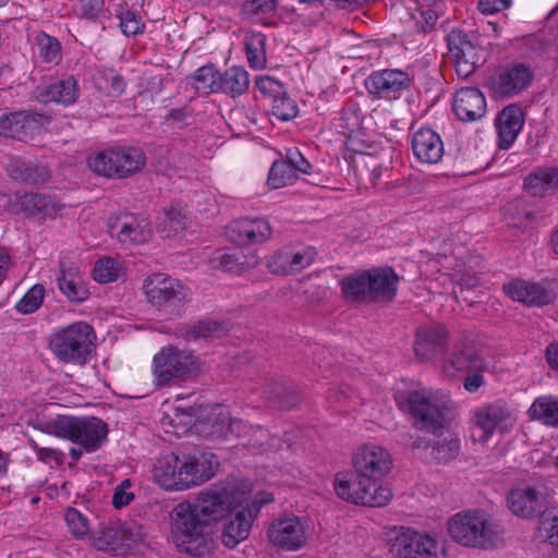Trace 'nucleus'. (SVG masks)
<instances>
[{"label":"nucleus","instance_id":"nucleus-32","mask_svg":"<svg viewBox=\"0 0 558 558\" xmlns=\"http://www.w3.org/2000/svg\"><path fill=\"white\" fill-rule=\"evenodd\" d=\"M177 332L185 341H195L198 339L213 340L227 332V326L223 323L214 320H199L194 324H185L178 327Z\"/></svg>","mask_w":558,"mask_h":558},{"label":"nucleus","instance_id":"nucleus-55","mask_svg":"<svg viewBox=\"0 0 558 558\" xmlns=\"http://www.w3.org/2000/svg\"><path fill=\"white\" fill-rule=\"evenodd\" d=\"M425 101L428 107L434 106L442 93V75L436 64L424 73Z\"/></svg>","mask_w":558,"mask_h":558},{"label":"nucleus","instance_id":"nucleus-57","mask_svg":"<svg viewBox=\"0 0 558 558\" xmlns=\"http://www.w3.org/2000/svg\"><path fill=\"white\" fill-rule=\"evenodd\" d=\"M210 263L214 268H220L227 272H241L246 266L241 262L239 253H230L225 251H217L211 257Z\"/></svg>","mask_w":558,"mask_h":558},{"label":"nucleus","instance_id":"nucleus-53","mask_svg":"<svg viewBox=\"0 0 558 558\" xmlns=\"http://www.w3.org/2000/svg\"><path fill=\"white\" fill-rule=\"evenodd\" d=\"M35 44L44 62L58 63L61 60V44L56 37L40 32L35 37Z\"/></svg>","mask_w":558,"mask_h":558},{"label":"nucleus","instance_id":"nucleus-5","mask_svg":"<svg viewBox=\"0 0 558 558\" xmlns=\"http://www.w3.org/2000/svg\"><path fill=\"white\" fill-rule=\"evenodd\" d=\"M201 372V361L191 350L168 344L153 357V376L158 387L180 385Z\"/></svg>","mask_w":558,"mask_h":558},{"label":"nucleus","instance_id":"nucleus-24","mask_svg":"<svg viewBox=\"0 0 558 558\" xmlns=\"http://www.w3.org/2000/svg\"><path fill=\"white\" fill-rule=\"evenodd\" d=\"M227 233L239 244H257L267 241L272 234V229L265 219L243 218L231 222Z\"/></svg>","mask_w":558,"mask_h":558},{"label":"nucleus","instance_id":"nucleus-50","mask_svg":"<svg viewBox=\"0 0 558 558\" xmlns=\"http://www.w3.org/2000/svg\"><path fill=\"white\" fill-rule=\"evenodd\" d=\"M117 147L105 149L88 158V167L97 174L117 177Z\"/></svg>","mask_w":558,"mask_h":558},{"label":"nucleus","instance_id":"nucleus-45","mask_svg":"<svg viewBox=\"0 0 558 558\" xmlns=\"http://www.w3.org/2000/svg\"><path fill=\"white\" fill-rule=\"evenodd\" d=\"M444 155L440 136L430 129L421 128V162L437 163Z\"/></svg>","mask_w":558,"mask_h":558},{"label":"nucleus","instance_id":"nucleus-48","mask_svg":"<svg viewBox=\"0 0 558 558\" xmlns=\"http://www.w3.org/2000/svg\"><path fill=\"white\" fill-rule=\"evenodd\" d=\"M90 539L98 550L114 551L123 545V533L118 526H102L92 534Z\"/></svg>","mask_w":558,"mask_h":558},{"label":"nucleus","instance_id":"nucleus-43","mask_svg":"<svg viewBox=\"0 0 558 558\" xmlns=\"http://www.w3.org/2000/svg\"><path fill=\"white\" fill-rule=\"evenodd\" d=\"M19 205L22 211L28 216L41 215L43 217L54 214V203L50 196L28 193L20 197Z\"/></svg>","mask_w":558,"mask_h":558},{"label":"nucleus","instance_id":"nucleus-59","mask_svg":"<svg viewBox=\"0 0 558 558\" xmlns=\"http://www.w3.org/2000/svg\"><path fill=\"white\" fill-rule=\"evenodd\" d=\"M64 518L69 530L75 537L78 538L87 535L89 531V521L85 513L70 507L66 509Z\"/></svg>","mask_w":558,"mask_h":558},{"label":"nucleus","instance_id":"nucleus-51","mask_svg":"<svg viewBox=\"0 0 558 558\" xmlns=\"http://www.w3.org/2000/svg\"><path fill=\"white\" fill-rule=\"evenodd\" d=\"M243 12L256 21L260 22L265 26H270L272 23L268 22L269 17H272L277 11L276 0H247L242 5Z\"/></svg>","mask_w":558,"mask_h":558},{"label":"nucleus","instance_id":"nucleus-38","mask_svg":"<svg viewBox=\"0 0 558 558\" xmlns=\"http://www.w3.org/2000/svg\"><path fill=\"white\" fill-rule=\"evenodd\" d=\"M117 177L126 178L146 163L144 153L135 147H117Z\"/></svg>","mask_w":558,"mask_h":558},{"label":"nucleus","instance_id":"nucleus-29","mask_svg":"<svg viewBox=\"0 0 558 558\" xmlns=\"http://www.w3.org/2000/svg\"><path fill=\"white\" fill-rule=\"evenodd\" d=\"M369 301H390L397 292L398 277L390 268L368 270Z\"/></svg>","mask_w":558,"mask_h":558},{"label":"nucleus","instance_id":"nucleus-52","mask_svg":"<svg viewBox=\"0 0 558 558\" xmlns=\"http://www.w3.org/2000/svg\"><path fill=\"white\" fill-rule=\"evenodd\" d=\"M96 87L111 97H118L125 90V81L122 75L113 70L98 71L95 75Z\"/></svg>","mask_w":558,"mask_h":558},{"label":"nucleus","instance_id":"nucleus-1","mask_svg":"<svg viewBox=\"0 0 558 558\" xmlns=\"http://www.w3.org/2000/svg\"><path fill=\"white\" fill-rule=\"evenodd\" d=\"M353 465L357 477L353 481L337 480V495L356 505L386 506L392 498V493L388 486L378 485V481L392 469L390 452L374 444L365 445L354 454Z\"/></svg>","mask_w":558,"mask_h":558},{"label":"nucleus","instance_id":"nucleus-14","mask_svg":"<svg viewBox=\"0 0 558 558\" xmlns=\"http://www.w3.org/2000/svg\"><path fill=\"white\" fill-rule=\"evenodd\" d=\"M475 426L481 430L478 440L487 441L496 430L505 432L514 422L510 407L502 400L483 404L474 410Z\"/></svg>","mask_w":558,"mask_h":558},{"label":"nucleus","instance_id":"nucleus-40","mask_svg":"<svg viewBox=\"0 0 558 558\" xmlns=\"http://www.w3.org/2000/svg\"><path fill=\"white\" fill-rule=\"evenodd\" d=\"M220 75L215 65L209 63L197 69L189 80L196 92L215 94L219 93Z\"/></svg>","mask_w":558,"mask_h":558},{"label":"nucleus","instance_id":"nucleus-3","mask_svg":"<svg viewBox=\"0 0 558 558\" xmlns=\"http://www.w3.org/2000/svg\"><path fill=\"white\" fill-rule=\"evenodd\" d=\"M448 533L458 544L475 549H493L501 543L504 530L483 510L456 513L448 522Z\"/></svg>","mask_w":558,"mask_h":558},{"label":"nucleus","instance_id":"nucleus-23","mask_svg":"<svg viewBox=\"0 0 558 558\" xmlns=\"http://www.w3.org/2000/svg\"><path fill=\"white\" fill-rule=\"evenodd\" d=\"M421 450L426 459L447 463L460 454V438L456 434L445 433V430L438 437L421 435Z\"/></svg>","mask_w":558,"mask_h":558},{"label":"nucleus","instance_id":"nucleus-2","mask_svg":"<svg viewBox=\"0 0 558 558\" xmlns=\"http://www.w3.org/2000/svg\"><path fill=\"white\" fill-rule=\"evenodd\" d=\"M219 468L211 452L169 453L159 458L154 468V480L167 490H184L210 480Z\"/></svg>","mask_w":558,"mask_h":558},{"label":"nucleus","instance_id":"nucleus-58","mask_svg":"<svg viewBox=\"0 0 558 558\" xmlns=\"http://www.w3.org/2000/svg\"><path fill=\"white\" fill-rule=\"evenodd\" d=\"M45 295V289L40 284H35L16 303L15 308L22 314H32L39 308Z\"/></svg>","mask_w":558,"mask_h":558},{"label":"nucleus","instance_id":"nucleus-36","mask_svg":"<svg viewBox=\"0 0 558 558\" xmlns=\"http://www.w3.org/2000/svg\"><path fill=\"white\" fill-rule=\"evenodd\" d=\"M264 398L280 410H291L298 405L300 398L298 392L282 383H270L263 390Z\"/></svg>","mask_w":558,"mask_h":558},{"label":"nucleus","instance_id":"nucleus-34","mask_svg":"<svg viewBox=\"0 0 558 558\" xmlns=\"http://www.w3.org/2000/svg\"><path fill=\"white\" fill-rule=\"evenodd\" d=\"M158 220L159 230L168 238H184L185 231L190 225L185 209L178 205H171L166 208Z\"/></svg>","mask_w":558,"mask_h":558},{"label":"nucleus","instance_id":"nucleus-54","mask_svg":"<svg viewBox=\"0 0 558 558\" xmlns=\"http://www.w3.org/2000/svg\"><path fill=\"white\" fill-rule=\"evenodd\" d=\"M94 279L100 283L118 280L123 274V267L118 259L107 257L99 259L94 267Z\"/></svg>","mask_w":558,"mask_h":558},{"label":"nucleus","instance_id":"nucleus-19","mask_svg":"<svg viewBox=\"0 0 558 558\" xmlns=\"http://www.w3.org/2000/svg\"><path fill=\"white\" fill-rule=\"evenodd\" d=\"M259 508L260 506L250 505L246 501L239 511L230 515L221 532V542L226 547L234 548L248 537Z\"/></svg>","mask_w":558,"mask_h":558},{"label":"nucleus","instance_id":"nucleus-37","mask_svg":"<svg viewBox=\"0 0 558 558\" xmlns=\"http://www.w3.org/2000/svg\"><path fill=\"white\" fill-rule=\"evenodd\" d=\"M527 414L532 420L539 421L544 425L558 427V398L553 396L536 398Z\"/></svg>","mask_w":558,"mask_h":558},{"label":"nucleus","instance_id":"nucleus-8","mask_svg":"<svg viewBox=\"0 0 558 558\" xmlns=\"http://www.w3.org/2000/svg\"><path fill=\"white\" fill-rule=\"evenodd\" d=\"M51 428L54 435L80 445L86 452L97 451L108 436V425L95 416H59Z\"/></svg>","mask_w":558,"mask_h":558},{"label":"nucleus","instance_id":"nucleus-35","mask_svg":"<svg viewBox=\"0 0 558 558\" xmlns=\"http://www.w3.org/2000/svg\"><path fill=\"white\" fill-rule=\"evenodd\" d=\"M248 72L242 66H232L220 75L219 93L238 97L247 92L250 87Z\"/></svg>","mask_w":558,"mask_h":558},{"label":"nucleus","instance_id":"nucleus-28","mask_svg":"<svg viewBox=\"0 0 558 558\" xmlns=\"http://www.w3.org/2000/svg\"><path fill=\"white\" fill-rule=\"evenodd\" d=\"M505 292L514 301L526 305H545L550 301L549 293L536 283L513 280L504 286Z\"/></svg>","mask_w":558,"mask_h":558},{"label":"nucleus","instance_id":"nucleus-25","mask_svg":"<svg viewBox=\"0 0 558 558\" xmlns=\"http://www.w3.org/2000/svg\"><path fill=\"white\" fill-rule=\"evenodd\" d=\"M523 124L524 113L520 107L515 105L505 107L495 121L498 147L508 149L518 137Z\"/></svg>","mask_w":558,"mask_h":558},{"label":"nucleus","instance_id":"nucleus-21","mask_svg":"<svg viewBox=\"0 0 558 558\" xmlns=\"http://www.w3.org/2000/svg\"><path fill=\"white\" fill-rule=\"evenodd\" d=\"M44 113L21 110L0 114V137L23 140L43 126Z\"/></svg>","mask_w":558,"mask_h":558},{"label":"nucleus","instance_id":"nucleus-62","mask_svg":"<svg viewBox=\"0 0 558 558\" xmlns=\"http://www.w3.org/2000/svg\"><path fill=\"white\" fill-rule=\"evenodd\" d=\"M398 408L413 420V425L418 422V392L417 391H399L395 396Z\"/></svg>","mask_w":558,"mask_h":558},{"label":"nucleus","instance_id":"nucleus-42","mask_svg":"<svg viewBox=\"0 0 558 558\" xmlns=\"http://www.w3.org/2000/svg\"><path fill=\"white\" fill-rule=\"evenodd\" d=\"M362 128V112L357 104L344 106L335 120V129L345 137H351Z\"/></svg>","mask_w":558,"mask_h":558},{"label":"nucleus","instance_id":"nucleus-44","mask_svg":"<svg viewBox=\"0 0 558 558\" xmlns=\"http://www.w3.org/2000/svg\"><path fill=\"white\" fill-rule=\"evenodd\" d=\"M10 174L14 180L31 184L45 182L50 177V172L45 166L26 163L20 160L11 165Z\"/></svg>","mask_w":558,"mask_h":558},{"label":"nucleus","instance_id":"nucleus-12","mask_svg":"<svg viewBox=\"0 0 558 558\" xmlns=\"http://www.w3.org/2000/svg\"><path fill=\"white\" fill-rule=\"evenodd\" d=\"M448 48L458 76L470 77L485 62V52L475 46L462 31H452L448 37Z\"/></svg>","mask_w":558,"mask_h":558},{"label":"nucleus","instance_id":"nucleus-56","mask_svg":"<svg viewBox=\"0 0 558 558\" xmlns=\"http://www.w3.org/2000/svg\"><path fill=\"white\" fill-rule=\"evenodd\" d=\"M271 114L280 121H290L299 113V108L291 97L288 96L286 90L271 100Z\"/></svg>","mask_w":558,"mask_h":558},{"label":"nucleus","instance_id":"nucleus-4","mask_svg":"<svg viewBox=\"0 0 558 558\" xmlns=\"http://www.w3.org/2000/svg\"><path fill=\"white\" fill-rule=\"evenodd\" d=\"M214 526L199 515L189 501L173 509L172 536L180 551L193 557H206L214 548Z\"/></svg>","mask_w":558,"mask_h":558},{"label":"nucleus","instance_id":"nucleus-64","mask_svg":"<svg viewBox=\"0 0 558 558\" xmlns=\"http://www.w3.org/2000/svg\"><path fill=\"white\" fill-rule=\"evenodd\" d=\"M446 548L432 534L421 535V558H444Z\"/></svg>","mask_w":558,"mask_h":558},{"label":"nucleus","instance_id":"nucleus-11","mask_svg":"<svg viewBox=\"0 0 558 558\" xmlns=\"http://www.w3.org/2000/svg\"><path fill=\"white\" fill-rule=\"evenodd\" d=\"M143 291L148 302L158 308L179 306L190 300L187 288L179 280L159 272L144 279Z\"/></svg>","mask_w":558,"mask_h":558},{"label":"nucleus","instance_id":"nucleus-27","mask_svg":"<svg viewBox=\"0 0 558 558\" xmlns=\"http://www.w3.org/2000/svg\"><path fill=\"white\" fill-rule=\"evenodd\" d=\"M449 332L444 325H434L421 330V361H432L442 355L448 348Z\"/></svg>","mask_w":558,"mask_h":558},{"label":"nucleus","instance_id":"nucleus-13","mask_svg":"<svg viewBox=\"0 0 558 558\" xmlns=\"http://www.w3.org/2000/svg\"><path fill=\"white\" fill-rule=\"evenodd\" d=\"M316 255L317 252L313 246L288 244L267 258L266 267L274 275L287 276L312 265Z\"/></svg>","mask_w":558,"mask_h":558},{"label":"nucleus","instance_id":"nucleus-47","mask_svg":"<svg viewBox=\"0 0 558 558\" xmlns=\"http://www.w3.org/2000/svg\"><path fill=\"white\" fill-rule=\"evenodd\" d=\"M151 231L145 221L131 218L118 231V239L123 244H142L148 241Z\"/></svg>","mask_w":558,"mask_h":558},{"label":"nucleus","instance_id":"nucleus-31","mask_svg":"<svg viewBox=\"0 0 558 558\" xmlns=\"http://www.w3.org/2000/svg\"><path fill=\"white\" fill-rule=\"evenodd\" d=\"M244 428H240V436L242 445L247 448H252L258 452L277 450L280 448L281 440L279 437L271 436L270 433L260 427L253 426L245 422Z\"/></svg>","mask_w":558,"mask_h":558},{"label":"nucleus","instance_id":"nucleus-33","mask_svg":"<svg viewBox=\"0 0 558 558\" xmlns=\"http://www.w3.org/2000/svg\"><path fill=\"white\" fill-rule=\"evenodd\" d=\"M389 550L399 558H417L416 532L404 526L396 527L389 538Z\"/></svg>","mask_w":558,"mask_h":558},{"label":"nucleus","instance_id":"nucleus-10","mask_svg":"<svg viewBox=\"0 0 558 558\" xmlns=\"http://www.w3.org/2000/svg\"><path fill=\"white\" fill-rule=\"evenodd\" d=\"M457 416V407L446 393L421 390V433L438 437Z\"/></svg>","mask_w":558,"mask_h":558},{"label":"nucleus","instance_id":"nucleus-18","mask_svg":"<svg viewBox=\"0 0 558 558\" xmlns=\"http://www.w3.org/2000/svg\"><path fill=\"white\" fill-rule=\"evenodd\" d=\"M80 95L77 81L68 75L40 84L33 90L34 98L41 102H56L62 106L73 105Z\"/></svg>","mask_w":558,"mask_h":558},{"label":"nucleus","instance_id":"nucleus-22","mask_svg":"<svg viewBox=\"0 0 558 558\" xmlns=\"http://www.w3.org/2000/svg\"><path fill=\"white\" fill-rule=\"evenodd\" d=\"M452 110L463 122L477 121L486 114V98L476 87H462L453 96Z\"/></svg>","mask_w":558,"mask_h":558},{"label":"nucleus","instance_id":"nucleus-49","mask_svg":"<svg viewBox=\"0 0 558 558\" xmlns=\"http://www.w3.org/2000/svg\"><path fill=\"white\" fill-rule=\"evenodd\" d=\"M298 179V174L291 168L288 159L276 160L268 173L267 184L271 189H281L291 185Z\"/></svg>","mask_w":558,"mask_h":558},{"label":"nucleus","instance_id":"nucleus-17","mask_svg":"<svg viewBox=\"0 0 558 558\" xmlns=\"http://www.w3.org/2000/svg\"><path fill=\"white\" fill-rule=\"evenodd\" d=\"M57 282L69 302L82 303L89 298L90 293L78 265L68 257H61L59 260Z\"/></svg>","mask_w":558,"mask_h":558},{"label":"nucleus","instance_id":"nucleus-63","mask_svg":"<svg viewBox=\"0 0 558 558\" xmlns=\"http://www.w3.org/2000/svg\"><path fill=\"white\" fill-rule=\"evenodd\" d=\"M120 530L123 533V545L126 544L128 546L143 543L148 534L147 529L136 521L125 522Z\"/></svg>","mask_w":558,"mask_h":558},{"label":"nucleus","instance_id":"nucleus-6","mask_svg":"<svg viewBox=\"0 0 558 558\" xmlns=\"http://www.w3.org/2000/svg\"><path fill=\"white\" fill-rule=\"evenodd\" d=\"M95 340L93 327L87 323L76 322L53 332L49 348L60 362L85 365L95 352Z\"/></svg>","mask_w":558,"mask_h":558},{"label":"nucleus","instance_id":"nucleus-46","mask_svg":"<svg viewBox=\"0 0 558 558\" xmlns=\"http://www.w3.org/2000/svg\"><path fill=\"white\" fill-rule=\"evenodd\" d=\"M266 37L259 32H252L245 37V50L251 68L259 70L266 66Z\"/></svg>","mask_w":558,"mask_h":558},{"label":"nucleus","instance_id":"nucleus-16","mask_svg":"<svg viewBox=\"0 0 558 558\" xmlns=\"http://www.w3.org/2000/svg\"><path fill=\"white\" fill-rule=\"evenodd\" d=\"M510 511L517 517L530 519L542 513L545 493L542 485L524 484L512 488L507 497Z\"/></svg>","mask_w":558,"mask_h":558},{"label":"nucleus","instance_id":"nucleus-20","mask_svg":"<svg viewBox=\"0 0 558 558\" xmlns=\"http://www.w3.org/2000/svg\"><path fill=\"white\" fill-rule=\"evenodd\" d=\"M442 372L449 377L470 371H487L486 361L470 343H456L451 353L444 360Z\"/></svg>","mask_w":558,"mask_h":558},{"label":"nucleus","instance_id":"nucleus-39","mask_svg":"<svg viewBox=\"0 0 558 558\" xmlns=\"http://www.w3.org/2000/svg\"><path fill=\"white\" fill-rule=\"evenodd\" d=\"M208 430L206 435L211 439H222L231 435L240 436V428H244L245 422L238 418H231L227 413H219L207 423Z\"/></svg>","mask_w":558,"mask_h":558},{"label":"nucleus","instance_id":"nucleus-9","mask_svg":"<svg viewBox=\"0 0 558 558\" xmlns=\"http://www.w3.org/2000/svg\"><path fill=\"white\" fill-rule=\"evenodd\" d=\"M266 536L274 548L282 551H296L307 544L311 526L304 517L282 515L270 522Z\"/></svg>","mask_w":558,"mask_h":558},{"label":"nucleus","instance_id":"nucleus-15","mask_svg":"<svg viewBox=\"0 0 558 558\" xmlns=\"http://www.w3.org/2000/svg\"><path fill=\"white\" fill-rule=\"evenodd\" d=\"M368 94L377 98L397 99L400 94L411 85V78L400 70L375 71L365 80Z\"/></svg>","mask_w":558,"mask_h":558},{"label":"nucleus","instance_id":"nucleus-30","mask_svg":"<svg viewBox=\"0 0 558 558\" xmlns=\"http://www.w3.org/2000/svg\"><path fill=\"white\" fill-rule=\"evenodd\" d=\"M524 187L533 196L558 193V168H537L524 180Z\"/></svg>","mask_w":558,"mask_h":558},{"label":"nucleus","instance_id":"nucleus-60","mask_svg":"<svg viewBox=\"0 0 558 558\" xmlns=\"http://www.w3.org/2000/svg\"><path fill=\"white\" fill-rule=\"evenodd\" d=\"M355 167L360 170H366L369 172V180L373 185L377 184V181L381 177L383 171L388 170V166H384L379 162L378 158L371 154H361L355 160Z\"/></svg>","mask_w":558,"mask_h":558},{"label":"nucleus","instance_id":"nucleus-26","mask_svg":"<svg viewBox=\"0 0 558 558\" xmlns=\"http://www.w3.org/2000/svg\"><path fill=\"white\" fill-rule=\"evenodd\" d=\"M532 72L523 64H517L502 71L493 84L494 92L501 97H511L527 87Z\"/></svg>","mask_w":558,"mask_h":558},{"label":"nucleus","instance_id":"nucleus-61","mask_svg":"<svg viewBox=\"0 0 558 558\" xmlns=\"http://www.w3.org/2000/svg\"><path fill=\"white\" fill-rule=\"evenodd\" d=\"M539 530L551 544H558V509L543 512ZM554 558H558V547Z\"/></svg>","mask_w":558,"mask_h":558},{"label":"nucleus","instance_id":"nucleus-7","mask_svg":"<svg viewBox=\"0 0 558 558\" xmlns=\"http://www.w3.org/2000/svg\"><path fill=\"white\" fill-rule=\"evenodd\" d=\"M248 501V493L235 484L214 485L198 493L190 506L208 523H215L227 513Z\"/></svg>","mask_w":558,"mask_h":558},{"label":"nucleus","instance_id":"nucleus-41","mask_svg":"<svg viewBox=\"0 0 558 558\" xmlns=\"http://www.w3.org/2000/svg\"><path fill=\"white\" fill-rule=\"evenodd\" d=\"M342 294L347 300L355 302L369 301L368 271L357 276H348L341 280Z\"/></svg>","mask_w":558,"mask_h":558}]
</instances>
